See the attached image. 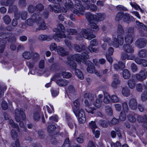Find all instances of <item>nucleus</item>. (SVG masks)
Listing matches in <instances>:
<instances>
[{
    "instance_id": "nucleus-1",
    "label": "nucleus",
    "mask_w": 147,
    "mask_h": 147,
    "mask_svg": "<svg viewBox=\"0 0 147 147\" xmlns=\"http://www.w3.org/2000/svg\"><path fill=\"white\" fill-rule=\"evenodd\" d=\"M34 22L36 23L38 26L37 30H44L47 28L46 24L42 18L41 15L38 13H34L32 16V18L29 19L26 21L27 24L30 26L32 25Z\"/></svg>"
},
{
    "instance_id": "nucleus-2",
    "label": "nucleus",
    "mask_w": 147,
    "mask_h": 147,
    "mask_svg": "<svg viewBox=\"0 0 147 147\" xmlns=\"http://www.w3.org/2000/svg\"><path fill=\"white\" fill-rule=\"evenodd\" d=\"M65 31V27L63 25L61 24H59L58 25V28L54 29V31L56 32L53 35V39L55 40L58 41L59 38H62L66 37V36L64 34Z\"/></svg>"
},
{
    "instance_id": "nucleus-3",
    "label": "nucleus",
    "mask_w": 147,
    "mask_h": 147,
    "mask_svg": "<svg viewBox=\"0 0 147 147\" xmlns=\"http://www.w3.org/2000/svg\"><path fill=\"white\" fill-rule=\"evenodd\" d=\"M69 57H70L71 59L76 61L78 62H85V59L89 58V56L85 52L82 53V55L79 54L73 55Z\"/></svg>"
},
{
    "instance_id": "nucleus-4",
    "label": "nucleus",
    "mask_w": 147,
    "mask_h": 147,
    "mask_svg": "<svg viewBox=\"0 0 147 147\" xmlns=\"http://www.w3.org/2000/svg\"><path fill=\"white\" fill-rule=\"evenodd\" d=\"M92 31L90 29H82L80 32V35H82L83 37L87 39L90 40L95 37V35L92 33Z\"/></svg>"
},
{
    "instance_id": "nucleus-5",
    "label": "nucleus",
    "mask_w": 147,
    "mask_h": 147,
    "mask_svg": "<svg viewBox=\"0 0 147 147\" xmlns=\"http://www.w3.org/2000/svg\"><path fill=\"white\" fill-rule=\"evenodd\" d=\"M74 113L76 116L78 117L79 122L81 123H83L86 121L85 115L84 110L81 109L80 111L77 110L74 111Z\"/></svg>"
},
{
    "instance_id": "nucleus-6",
    "label": "nucleus",
    "mask_w": 147,
    "mask_h": 147,
    "mask_svg": "<svg viewBox=\"0 0 147 147\" xmlns=\"http://www.w3.org/2000/svg\"><path fill=\"white\" fill-rule=\"evenodd\" d=\"M11 34H5L0 36V53H2L4 51L5 47V44L6 43V41L3 39L8 38L9 36H11Z\"/></svg>"
},
{
    "instance_id": "nucleus-7",
    "label": "nucleus",
    "mask_w": 147,
    "mask_h": 147,
    "mask_svg": "<svg viewBox=\"0 0 147 147\" xmlns=\"http://www.w3.org/2000/svg\"><path fill=\"white\" fill-rule=\"evenodd\" d=\"M123 35H117V38H115L113 39V42L111 44H113L114 47H118L119 45H121L123 43Z\"/></svg>"
},
{
    "instance_id": "nucleus-8",
    "label": "nucleus",
    "mask_w": 147,
    "mask_h": 147,
    "mask_svg": "<svg viewBox=\"0 0 147 147\" xmlns=\"http://www.w3.org/2000/svg\"><path fill=\"white\" fill-rule=\"evenodd\" d=\"M75 7L76 9H73L72 10L75 14L78 15L82 14L85 9L84 6L81 4L80 3L78 4H75Z\"/></svg>"
},
{
    "instance_id": "nucleus-9",
    "label": "nucleus",
    "mask_w": 147,
    "mask_h": 147,
    "mask_svg": "<svg viewBox=\"0 0 147 147\" xmlns=\"http://www.w3.org/2000/svg\"><path fill=\"white\" fill-rule=\"evenodd\" d=\"M15 119L17 122L20 121L21 118L23 119L24 120L26 118L25 115L24 113L23 110L22 109H16L15 110Z\"/></svg>"
},
{
    "instance_id": "nucleus-10",
    "label": "nucleus",
    "mask_w": 147,
    "mask_h": 147,
    "mask_svg": "<svg viewBox=\"0 0 147 147\" xmlns=\"http://www.w3.org/2000/svg\"><path fill=\"white\" fill-rule=\"evenodd\" d=\"M135 116L137 117L139 122H143V126L147 127V117L146 115H144L143 117L136 114H135Z\"/></svg>"
},
{
    "instance_id": "nucleus-11",
    "label": "nucleus",
    "mask_w": 147,
    "mask_h": 147,
    "mask_svg": "<svg viewBox=\"0 0 147 147\" xmlns=\"http://www.w3.org/2000/svg\"><path fill=\"white\" fill-rule=\"evenodd\" d=\"M146 40L143 38H140L138 39L135 43L136 45L140 48L144 47L146 45Z\"/></svg>"
},
{
    "instance_id": "nucleus-12",
    "label": "nucleus",
    "mask_w": 147,
    "mask_h": 147,
    "mask_svg": "<svg viewBox=\"0 0 147 147\" xmlns=\"http://www.w3.org/2000/svg\"><path fill=\"white\" fill-rule=\"evenodd\" d=\"M68 61L65 62V64L67 66L71 69H76L77 64L76 62L73 61L70 57L67 58Z\"/></svg>"
},
{
    "instance_id": "nucleus-13",
    "label": "nucleus",
    "mask_w": 147,
    "mask_h": 147,
    "mask_svg": "<svg viewBox=\"0 0 147 147\" xmlns=\"http://www.w3.org/2000/svg\"><path fill=\"white\" fill-rule=\"evenodd\" d=\"M129 105L131 109L132 110H136L138 107V103L136 100L134 98L130 99L129 101Z\"/></svg>"
},
{
    "instance_id": "nucleus-14",
    "label": "nucleus",
    "mask_w": 147,
    "mask_h": 147,
    "mask_svg": "<svg viewBox=\"0 0 147 147\" xmlns=\"http://www.w3.org/2000/svg\"><path fill=\"white\" fill-rule=\"evenodd\" d=\"M97 45V42L96 40L94 39L91 40L90 42V45L88 47V49L91 52H97L98 50L93 48V47Z\"/></svg>"
},
{
    "instance_id": "nucleus-15",
    "label": "nucleus",
    "mask_w": 147,
    "mask_h": 147,
    "mask_svg": "<svg viewBox=\"0 0 147 147\" xmlns=\"http://www.w3.org/2000/svg\"><path fill=\"white\" fill-rule=\"evenodd\" d=\"M85 63L87 66V71L90 73H93L95 69V67L92 63L89 61H86Z\"/></svg>"
},
{
    "instance_id": "nucleus-16",
    "label": "nucleus",
    "mask_w": 147,
    "mask_h": 147,
    "mask_svg": "<svg viewBox=\"0 0 147 147\" xmlns=\"http://www.w3.org/2000/svg\"><path fill=\"white\" fill-rule=\"evenodd\" d=\"M135 76L138 80L140 82L143 81L146 78L145 72L142 70L140 71L139 73L136 74Z\"/></svg>"
},
{
    "instance_id": "nucleus-17",
    "label": "nucleus",
    "mask_w": 147,
    "mask_h": 147,
    "mask_svg": "<svg viewBox=\"0 0 147 147\" xmlns=\"http://www.w3.org/2000/svg\"><path fill=\"white\" fill-rule=\"evenodd\" d=\"M95 16V14H92L89 12H88L85 14L86 18L90 23L96 22Z\"/></svg>"
},
{
    "instance_id": "nucleus-18",
    "label": "nucleus",
    "mask_w": 147,
    "mask_h": 147,
    "mask_svg": "<svg viewBox=\"0 0 147 147\" xmlns=\"http://www.w3.org/2000/svg\"><path fill=\"white\" fill-rule=\"evenodd\" d=\"M57 51L58 54L62 56H64L68 55V52L65 49L61 46H58L57 48Z\"/></svg>"
},
{
    "instance_id": "nucleus-19",
    "label": "nucleus",
    "mask_w": 147,
    "mask_h": 147,
    "mask_svg": "<svg viewBox=\"0 0 147 147\" xmlns=\"http://www.w3.org/2000/svg\"><path fill=\"white\" fill-rule=\"evenodd\" d=\"M48 7L50 11H53L56 13H59L60 12V6L59 5L54 6L53 7L49 5Z\"/></svg>"
},
{
    "instance_id": "nucleus-20",
    "label": "nucleus",
    "mask_w": 147,
    "mask_h": 147,
    "mask_svg": "<svg viewBox=\"0 0 147 147\" xmlns=\"http://www.w3.org/2000/svg\"><path fill=\"white\" fill-rule=\"evenodd\" d=\"M95 15L96 22L103 21L106 17V15L103 13H97Z\"/></svg>"
},
{
    "instance_id": "nucleus-21",
    "label": "nucleus",
    "mask_w": 147,
    "mask_h": 147,
    "mask_svg": "<svg viewBox=\"0 0 147 147\" xmlns=\"http://www.w3.org/2000/svg\"><path fill=\"white\" fill-rule=\"evenodd\" d=\"M61 69V66L58 63H55L52 64L49 67L50 71H59Z\"/></svg>"
},
{
    "instance_id": "nucleus-22",
    "label": "nucleus",
    "mask_w": 147,
    "mask_h": 147,
    "mask_svg": "<svg viewBox=\"0 0 147 147\" xmlns=\"http://www.w3.org/2000/svg\"><path fill=\"white\" fill-rule=\"evenodd\" d=\"M129 44H124L123 46V49L126 52L128 53H132L134 51V48L132 46Z\"/></svg>"
},
{
    "instance_id": "nucleus-23",
    "label": "nucleus",
    "mask_w": 147,
    "mask_h": 147,
    "mask_svg": "<svg viewBox=\"0 0 147 147\" xmlns=\"http://www.w3.org/2000/svg\"><path fill=\"white\" fill-rule=\"evenodd\" d=\"M135 61L137 63L141 65L144 67L147 66V61L145 59L136 57L135 59Z\"/></svg>"
},
{
    "instance_id": "nucleus-24",
    "label": "nucleus",
    "mask_w": 147,
    "mask_h": 147,
    "mask_svg": "<svg viewBox=\"0 0 147 147\" xmlns=\"http://www.w3.org/2000/svg\"><path fill=\"white\" fill-rule=\"evenodd\" d=\"M56 84L59 86L64 87L67 85L69 81L66 79H61L57 80L56 81Z\"/></svg>"
},
{
    "instance_id": "nucleus-25",
    "label": "nucleus",
    "mask_w": 147,
    "mask_h": 147,
    "mask_svg": "<svg viewBox=\"0 0 147 147\" xmlns=\"http://www.w3.org/2000/svg\"><path fill=\"white\" fill-rule=\"evenodd\" d=\"M134 36L127 34L125 36V40L127 44H131L133 41Z\"/></svg>"
},
{
    "instance_id": "nucleus-26",
    "label": "nucleus",
    "mask_w": 147,
    "mask_h": 147,
    "mask_svg": "<svg viewBox=\"0 0 147 147\" xmlns=\"http://www.w3.org/2000/svg\"><path fill=\"white\" fill-rule=\"evenodd\" d=\"M113 66L115 69L117 71L122 70L125 67L124 64L121 62H119L117 63L114 64Z\"/></svg>"
},
{
    "instance_id": "nucleus-27",
    "label": "nucleus",
    "mask_w": 147,
    "mask_h": 147,
    "mask_svg": "<svg viewBox=\"0 0 147 147\" xmlns=\"http://www.w3.org/2000/svg\"><path fill=\"white\" fill-rule=\"evenodd\" d=\"M40 109H38L35 110L33 113V117L34 120L36 121H38L40 119Z\"/></svg>"
},
{
    "instance_id": "nucleus-28",
    "label": "nucleus",
    "mask_w": 147,
    "mask_h": 147,
    "mask_svg": "<svg viewBox=\"0 0 147 147\" xmlns=\"http://www.w3.org/2000/svg\"><path fill=\"white\" fill-rule=\"evenodd\" d=\"M127 84L129 87L131 89L135 88L136 84L135 80L133 78H131L128 80Z\"/></svg>"
},
{
    "instance_id": "nucleus-29",
    "label": "nucleus",
    "mask_w": 147,
    "mask_h": 147,
    "mask_svg": "<svg viewBox=\"0 0 147 147\" xmlns=\"http://www.w3.org/2000/svg\"><path fill=\"white\" fill-rule=\"evenodd\" d=\"M85 47L84 45H82L81 47L78 44H75L74 45V49L75 51L79 52L85 50Z\"/></svg>"
},
{
    "instance_id": "nucleus-30",
    "label": "nucleus",
    "mask_w": 147,
    "mask_h": 147,
    "mask_svg": "<svg viewBox=\"0 0 147 147\" xmlns=\"http://www.w3.org/2000/svg\"><path fill=\"white\" fill-rule=\"evenodd\" d=\"M105 111L106 114L108 116H111L113 115L112 109L109 106H107L105 107Z\"/></svg>"
},
{
    "instance_id": "nucleus-31",
    "label": "nucleus",
    "mask_w": 147,
    "mask_h": 147,
    "mask_svg": "<svg viewBox=\"0 0 147 147\" xmlns=\"http://www.w3.org/2000/svg\"><path fill=\"white\" fill-rule=\"evenodd\" d=\"M117 33L118 35H123L124 33L123 28L120 24H119L117 27Z\"/></svg>"
},
{
    "instance_id": "nucleus-32",
    "label": "nucleus",
    "mask_w": 147,
    "mask_h": 147,
    "mask_svg": "<svg viewBox=\"0 0 147 147\" xmlns=\"http://www.w3.org/2000/svg\"><path fill=\"white\" fill-rule=\"evenodd\" d=\"M130 71L127 69H124L123 71V78L125 79H128L130 76Z\"/></svg>"
},
{
    "instance_id": "nucleus-33",
    "label": "nucleus",
    "mask_w": 147,
    "mask_h": 147,
    "mask_svg": "<svg viewBox=\"0 0 147 147\" xmlns=\"http://www.w3.org/2000/svg\"><path fill=\"white\" fill-rule=\"evenodd\" d=\"M75 74L81 80H82L84 79V75L82 71L80 69H76Z\"/></svg>"
},
{
    "instance_id": "nucleus-34",
    "label": "nucleus",
    "mask_w": 147,
    "mask_h": 147,
    "mask_svg": "<svg viewBox=\"0 0 147 147\" xmlns=\"http://www.w3.org/2000/svg\"><path fill=\"white\" fill-rule=\"evenodd\" d=\"M22 56L24 59L29 60L31 58L32 55L30 52L25 51L23 53Z\"/></svg>"
},
{
    "instance_id": "nucleus-35",
    "label": "nucleus",
    "mask_w": 147,
    "mask_h": 147,
    "mask_svg": "<svg viewBox=\"0 0 147 147\" xmlns=\"http://www.w3.org/2000/svg\"><path fill=\"white\" fill-rule=\"evenodd\" d=\"M18 5L19 7L22 8H24L27 5L26 0H19Z\"/></svg>"
},
{
    "instance_id": "nucleus-36",
    "label": "nucleus",
    "mask_w": 147,
    "mask_h": 147,
    "mask_svg": "<svg viewBox=\"0 0 147 147\" xmlns=\"http://www.w3.org/2000/svg\"><path fill=\"white\" fill-rule=\"evenodd\" d=\"M65 6L68 9H73V3L70 0H66Z\"/></svg>"
},
{
    "instance_id": "nucleus-37",
    "label": "nucleus",
    "mask_w": 147,
    "mask_h": 147,
    "mask_svg": "<svg viewBox=\"0 0 147 147\" xmlns=\"http://www.w3.org/2000/svg\"><path fill=\"white\" fill-rule=\"evenodd\" d=\"M16 18L14 19L12 22V25L13 26H16L18 24V22L17 20L20 17V15L16 13L15 14Z\"/></svg>"
},
{
    "instance_id": "nucleus-38",
    "label": "nucleus",
    "mask_w": 147,
    "mask_h": 147,
    "mask_svg": "<svg viewBox=\"0 0 147 147\" xmlns=\"http://www.w3.org/2000/svg\"><path fill=\"white\" fill-rule=\"evenodd\" d=\"M136 25L139 28L142 29L146 31H147V28L143 24L138 21H136Z\"/></svg>"
},
{
    "instance_id": "nucleus-39",
    "label": "nucleus",
    "mask_w": 147,
    "mask_h": 147,
    "mask_svg": "<svg viewBox=\"0 0 147 147\" xmlns=\"http://www.w3.org/2000/svg\"><path fill=\"white\" fill-rule=\"evenodd\" d=\"M139 56L141 58H144L147 56V52L145 49L141 50L138 53Z\"/></svg>"
},
{
    "instance_id": "nucleus-40",
    "label": "nucleus",
    "mask_w": 147,
    "mask_h": 147,
    "mask_svg": "<svg viewBox=\"0 0 147 147\" xmlns=\"http://www.w3.org/2000/svg\"><path fill=\"white\" fill-rule=\"evenodd\" d=\"M122 93L124 96H128L130 95V90L127 88H123L122 90Z\"/></svg>"
},
{
    "instance_id": "nucleus-41",
    "label": "nucleus",
    "mask_w": 147,
    "mask_h": 147,
    "mask_svg": "<svg viewBox=\"0 0 147 147\" xmlns=\"http://www.w3.org/2000/svg\"><path fill=\"white\" fill-rule=\"evenodd\" d=\"M18 8L17 6L15 5L13 6H10L9 7L8 10V12L9 13H11L13 12H14V15L16 13L19 14L18 13H17V10Z\"/></svg>"
},
{
    "instance_id": "nucleus-42",
    "label": "nucleus",
    "mask_w": 147,
    "mask_h": 147,
    "mask_svg": "<svg viewBox=\"0 0 147 147\" xmlns=\"http://www.w3.org/2000/svg\"><path fill=\"white\" fill-rule=\"evenodd\" d=\"M40 55L37 53H34L32 55V60L37 62L39 60Z\"/></svg>"
},
{
    "instance_id": "nucleus-43",
    "label": "nucleus",
    "mask_w": 147,
    "mask_h": 147,
    "mask_svg": "<svg viewBox=\"0 0 147 147\" xmlns=\"http://www.w3.org/2000/svg\"><path fill=\"white\" fill-rule=\"evenodd\" d=\"M66 119L67 120L68 124L69 127L71 129L73 128L74 123L73 120L69 117L68 116L67 117Z\"/></svg>"
},
{
    "instance_id": "nucleus-44",
    "label": "nucleus",
    "mask_w": 147,
    "mask_h": 147,
    "mask_svg": "<svg viewBox=\"0 0 147 147\" xmlns=\"http://www.w3.org/2000/svg\"><path fill=\"white\" fill-rule=\"evenodd\" d=\"M67 91L69 95L73 94L75 92V89L72 85H69L68 86Z\"/></svg>"
},
{
    "instance_id": "nucleus-45",
    "label": "nucleus",
    "mask_w": 147,
    "mask_h": 147,
    "mask_svg": "<svg viewBox=\"0 0 147 147\" xmlns=\"http://www.w3.org/2000/svg\"><path fill=\"white\" fill-rule=\"evenodd\" d=\"M102 102V100L100 99H97L94 102L93 105L96 107L98 108L101 107Z\"/></svg>"
},
{
    "instance_id": "nucleus-46",
    "label": "nucleus",
    "mask_w": 147,
    "mask_h": 147,
    "mask_svg": "<svg viewBox=\"0 0 147 147\" xmlns=\"http://www.w3.org/2000/svg\"><path fill=\"white\" fill-rule=\"evenodd\" d=\"M3 19L4 23L6 24H9L11 22V19L10 17L7 15L4 16Z\"/></svg>"
},
{
    "instance_id": "nucleus-47",
    "label": "nucleus",
    "mask_w": 147,
    "mask_h": 147,
    "mask_svg": "<svg viewBox=\"0 0 147 147\" xmlns=\"http://www.w3.org/2000/svg\"><path fill=\"white\" fill-rule=\"evenodd\" d=\"M119 122V120L114 117L109 122V124L110 126H112L118 124Z\"/></svg>"
},
{
    "instance_id": "nucleus-48",
    "label": "nucleus",
    "mask_w": 147,
    "mask_h": 147,
    "mask_svg": "<svg viewBox=\"0 0 147 147\" xmlns=\"http://www.w3.org/2000/svg\"><path fill=\"white\" fill-rule=\"evenodd\" d=\"M9 123L13 128H16L18 131H20L18 125L17 124L15 123L12 120L10 119L9 120Z\"/></svg>"
},
{
    "instance_id": "nucleus-49",
    "label": "nucleus",
    "mask_w": 147,
    "mask_h": 147,
    "mask_svg": "<svg viewBox=\"0 0 147 147\" xmlns=\"http://www.w3.org/2000/svg\"><path fill=\"white\" fill-rule=\"evenodd\" d=\"M123 12H119L118 13L115 17V20L116 21H119L121 20L123 18Z\"/></svg>"
},
{
    "instance_id": "nucleus-50",
    "label": "nucleus",
    "mask_w": 147,
    "mask_h": 147,
    "mask_svg": "<svg viewBox=\"0 0 147 147\" xmlns=\"http://www.w3.org/2000/svg\"><path fill=\"white\" fill-rule=\"evenodd\" d=\"M63 77L65 78H69L72 76V74L70 72L63 71L61 72Z\"/></svg>"
},
{
    "instance_id": "nucleus-51",
    "label": "nucleus",
    "mask_w": 147,
    "mask_h": 147,
    "mask_svg": "<svg viewBox=\"0 0 147 147\" xmlns=\"http://www.w3.org/2000/svg\"><path fill=\"white\" fill-rule=\"evenodd\" d=\"M90 26L91 28L93 29L95 31H97L99 30L98 26L94 22L90 23Z\"/></svg>"
},
{
    "instance_id": "nucleus-52",
    "label": "nucleus",
    "mask_w": 147,
    "mask_h": 147,
    "mask_svg": "<svg viewBox=\"0 0 147 147\" xmlns=\"http://www.w3.org/2000/svg\"><path fill=\"white\" fill-rule=\"evenodd\" d=\"M66 32L67 34L70 35H75L77 33L76 30L73 29H67Z\"/></svg>"
},
{
    "instance_id": "nucleus-53",
    "label": "nucleus",
    "mask_w": 147,
    "mask_h": 147,
    "mask_svg": "<svg viewBox=\"0 0 147 147\" xmlns=\"http://www.w3.org/2000/svg\"><path fill=\"white\" fill-rule=\"evenodd\" d=\"M123 20L125 22H128L130 20L129 15L127 13H123Z\"/></svg>"
},
{
    "instance_id": "nucleus-54",
    "label": "nucleus",
    "mask_w": 147,
    "mask_h": 147,
    "mask_svg": "<svg viewBox=\"0 0 147 147\" xmlns=\"http://www.w3.org/2000/svg\"><path fill=\"white\" fill-rule=\"evenodd\" d=\"M61 75H62L61 72L55 74L51 79V81H56L58 79L60 78L61 77Z\"/></svg>"
},
{
    "instance_id": "nucleus-55",
    "label": "nucleus",
    "mask_w": 147,
    "mask_h": 147,
    "mask_svg": "<svg viewBox=\"0 0 147 147\" xmlns=\"http://www.w3.org/2000/svg\"><path fill=\"white\" fill-rule=\"evenodd\" d=\"M89 127L92 129V131H94L95 129L97 127L95 122L93 121L89 123Z\"/></svg>"
},
{
    "instance_id": "nucleus-56",
    "label": "nucleus",
    "mask_w": 147,
    "mask_h": 147,
    "mask_svg": "<svg viewBox=\"0 0 147 147\" xmlns=\"http://www.w3.org/2000/svg\"><path fill=\"white\" fill-rule=\"evenodd\" d=\"M73 103L74 106L76 107V109H74V111H76L77 110H80V103L79 101L78 100H75L73 102Z\"/></svg>"
},
{
    "instance_id": "nucleus-57",
    "label": "nucleus",
    "mask_w": 147,
    "mask_h": 147,
    "mask_svg": "<svg viewBox=\"0 0 147 147\" xmlns=\"http://www.w3.org/2000/svg\"><path fill=\"white\" fill-rule=\"evenodd\" d=\"M71 146L69 143V138H66L62 147H71Z\"/></svg>"
},
{
    "instance_id": "nucleus-58",
    "label": "nucleus",
    "mask_w": 147,
    "mask_h": 147,
    "mask_svg": "<svg viewBox=\"0 0 147 147\" xmlns=\"http://www.w3.org/2000/svg\"><path fill=\"white\" fill-rule=\"evenodd\" d=\"M111 99L112 102H118L119 101V99L118 96L115 95H113L111 98Z\"/></svg>"
},
{
    "instance_id": "nucleus-59",
    "label": "nucleus",
    "mask_w": 147,
    "mask_h": 147,
    "mask_svg": "<svg viewBox=\"0 0 147 147\" xmlns=\"http://www.w3.org/2000/svg\"><path fill=\"white\" fill-rule=\"evenodd\" d=\"M99 123L100 125L104 128H106L108 126V124L106 121L100 120Z\"/></svg>"
},
{
    "instance_id": "nucleus-60",
    "label": "nucleus",
    "mask_w": 147,
    "mask_h": 147,
    "mask_svg": "<svg viewBox=\"0 0 147 147\" xmlns=\"http://www.w3.org/2000/svg\"><path fill=\"white\" fill-rule=\"evenodd\" d=\"M110 95L108 94H106L105 95V97L103 101L104 103H108L110 102V99H111Z\"/></svg>"
},
{
    "instance_id": "nucleus-61",
    "label": "nucleus",
    "mask_w": 147,
    "mask_h": 147,
    "mask_svg": "<svg viewBox=\"0 0 147 147\" xmlns=\"http://www.w3.org/2000/svg\"><path fill=\"white\" fill-rule=\"evenodd\" d=\"M136 117L135 116V114L134 115H129L128 116V119L129 121L131 122L132 123H134L136 121Z\"/></svg>"
},
{
    "instance_id": "nucleus-62",
    "label": "nucleus",
    "mask_w": 147,
    "mask_h": 147,
    "mask_svg": "<svg viewBox=\"0 0 147 147\" xmlns=\"http://www.w3.org/2000/svg\"><path fill=\"white\" fill-rule=\"evenodd\" d=\"M56 128V126L55 125H51L48 126L47 129L48 131L49 132H50L52 131L55 130Z\"/></svg>"
},
{
    "instance_id": "nucleus-63",
    "label": "nucleus",
    "mask_w": 147,
    "mask_h": 147,
    "mask_svg": "<svg viewBox=\"0 0 147 147\" xmlns=\"http://www.w3.org/2000/svg\"><path fill=\"white\" fill-rule=\"evenodd\" d=\"M11 145L13 147H20L19 140L16 139L15 141L11 143Z\"/></svg>"
},
{
    "instance_id": "nucleus-64",
    "label": "nucleus",
    "mask_w": 147,
    "mask_h": 147,
    "mask_svg": "<svg viewBox=\"0 0 147 147\" xmlns=\"http://www.w3.org/2000/svg\"><path fill=\"white\" fill-rule=\"evenodd\" d=\"M35 8L37 10L39 11H42L44 9L43 6L41 3H39L35 7Z\"/></svg>"
}]
</instances>
